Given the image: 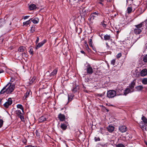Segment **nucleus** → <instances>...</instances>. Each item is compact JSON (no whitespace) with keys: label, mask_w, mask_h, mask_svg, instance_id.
Returning <instances> with one entry per match:
<instances>
[{"label":"nucleus","mask_w":147,"mask_h":147,"mask_svg":"<svg viewBox=\"0 0 147 147\" xmlns=\"http://www.w3.org/2000/svg\"><path fill=\"white\" fill-rule=\"evenodd\" d=\"M15 87L14 84L9 83L4 87L1 91L0 93L3 94L5 92L7 94H10L13 90Z\"/></svg>","instance_id":"1"},{"label":"nucleus","mask_w":147,"mask_h":147,"mask_svg":"<svg viewBox=\"0 0 147 147\" xmlns=\"http://www.w3.org/2000/svg\"><path fill=\"white\" fill-rule=\"evenodd\" d=\"M135 28H134V33L136 35L140 34L142 31V24L141 23L139 24L135 25Z\"/></svg>","instance_id":"2"},{"label":"nucleus","mask_w":147,"mask_h":147,"mask_svg":"<svg viewBox=\"0 0 147 147\" xmlns=\"http://www.w3.org/2000/svg\"><path fill=\"white\" fill-rule=\"evenodd\" d=\"M116 92L113 90H110L108 91L107 96L109 98H113L116 95Z\"/></svg>","instance_id":"3"},{"label":"nucleus","mask_w":147,"mask_h":147,"mask_svg":"<svg viewBox=\"0 0 147 147\" xmlns=\"http://www.w3.org/2000/svg\"><path fill=\"white\" fill-rule=\"evenodd\" d=\"M86 69L87 74L90 75L92 74L93 72V69L89 64L88 63L86 66Z\"/></svg>","instance_id":"4"},{"label":"nucleus","mask_w":147,"mask_h":147,"mask_svg":"<svg viewBox=\"0 0 147 147\" xmlns=\"http://www.w3.org/2000/svg\"><path fill=\"white\" fill-rule=\"evenodd\" d=\"M140 127L143 130H146L147 129V123H145L143 122H140L139 123Z\"/></svg>","instance_id":"5"},{"label":"nucleus","mask_w":147,"mask_h":147,"mask_svg":"<svg viewBox=\"0 0 147 147\" xmlns=\"http://www.w3.org/2000/svg\"><path fill=\"white\" fill-rule=\"evenodd\" d=\"M12 103V101L11 98L8 99L7 101L3 105L6 108H7L9 106L11 105Z\"/></svg>","instance_id":"6"},{"label":"nucleus","mask_w":147,"mask_h":147,"mask_svg":"<svg viewBox=\"0 0 147 147\" xmlns=\"http://www.w3.org/2000/svg\"><path fill=\"white\" fill-rule=\"evenodd\" d=\"M47 40L46 39H44L43 41H42L41 42L38 43L35 47L36 49H37L39 48L40 47L42 46L44 44L46 43Z\"/></svg>","instance_id":"7"},{"label":"nucleus","mask_w":147,"mask_h":147,"mask_svg":"<svg viewBox=\"0 0 147 147\" xmlns=\"http://www.w3.org/2000/svg\"><path fill=\"white\" fill-rule=\"evenodd\" d=\"M119 130L122 133L125 132L127 130V127L125 126H121L119 127Z\"/></svg>","instance_id":"8"},{"label":"nucleus","mask_w":147,"mask_h":147,"mask_svg":"<svg viewBox=\"0 0 147 147\" xmlns=\"http://www.w3.org/2000/svg\"><path fill=\"white\" fill-rule=\"evenodd\" d=\"M131 90L129 88H126V89L124 91V94L125 95H126L129 93L132 92L134 91L133 90Z\"/></svg>","instance_id":"9"},{"label":"nucleus","mask_w":147,"mask_h":147,"mask_svg":"<svg viewBox=\"0 0 147 147\" xmlns=\"http://www.w3.org/2000/svg\"><path fill=\"white\" fill-rule=\"evenodd\" d=\"M147 74V69H142L140 72V75L141 76H145Z\"/></svg>","instance_id":"10"},{"label":"nucleus","mask_w":147,"mask_h":147,"mask_svg":"<svg viewBox=\"0 0 147 147\" xmlns=\"http://www.w3.org/2000/svg\"><path fill=\"white\" fill-rule=\"evenodd\" d=\"M47 118L45 116H42L40 117L38 119V121L39 122H42L46 120Z\"/></svg>","instance_id":"11"},{"label":"nucleus","mask_w":147,"mask_h":147,"mask_svg":"<svg viewBox=\"0 0 147 147\" xmlns=\"http://www.w3.org/2000/svg\"><path fill=\"white\" fill-rule=\"evenodd\" d=\"M36 7L34 4H31L28 7V8L30 10H32L36 9Z\"/></svg>","instance_id":"12"},{"label":"nucleus","mask_w":147,"mask_h":147,"mask_svg":"<svg viewBox=\"0 0 147 147\" xmlns=\"http://www.w3.org/2000/svg\"><path fill=\"white\" fill-rule=\"evenodd\" d=\"M136 82L134 80L132 81L131 83L129 84V87L131 89L133 90L134 88V86L135 85Z\"/></svg>","instance_id":"13"},{"label":"nucleus","mask_w":147,"mask_h":147,"mask_svg":"<svg viewBox=\"0 0 147 147\" xmlns=\"http://www.w3.org/2000/svg\"><path fill=\"white\" fill-rule=\"evenodd\" d=\"M109 132H112L114 129V127L113 126L109 125L107 128Z\"/></svg>","instance_id":"14"},{"label":"nucleus","mask_w":147,"mask_h":147,"mask_svg":"<svg viewBox=\"0 0 147 147\" xmlns=\"http://www.w3.org/2000/svg\"><path fill=\"white\" fill-rule=\"evenodd\" d=\"M143 88V86L141 85H139L135 87L136 91H141Z\"/></svg>","instance_id":"15"},{"label":"nucleus","mask_w":147,"mask_h":147,"mask_svg":"<svg viewBox=\"0 0 147 147\" xmlns=\"http://www.w3.org/2000/svg\"><path fill=\"white\" fill-rule=\"evenodd\" d=\"M58 117L59 120L61 121H63L65 119V117L64 115L63 114H60L58 116Z\"/></svg>","instance_id":"16"},{"label":"nucleus","mask_w":147,"mask_h":147,"mask_svg":"<svg viewBox=\"0 0 147 147\" xmlns=\"http://www.w3.org/2000/svg\"><path fill=\"white\" fill-rule=\"evenodd\" d=\"M96 16L94 15V13H91L88 19L89 20L91 21L94 19L96 17Z\"/></svg>","instance_id":"17"},{"label":"nucleus","mask_w":147,"mask_h":147,"mask_svg":"<svg viewBox=\"0 0 147 147\" xmlns=\"http://www.w3.org/2000/svg\"><path fill=\"white\" fill-rule=\"evenodd\" d=\"M104 38L106 40H111L110 36L107 34L104 36Z\"/></svg>","instance_id":"18"},{"label":"nucleus","mask_w":147,"mask_h":147,"mask_svg":"<svg viewBox=\"0 0 147 147\" xmlns=\"http://www.w3.org/2000/svg\"><path fill=\"white\" fill-rule=\"evenodd\" d=\"M57 71V69H55L50 74V76H53L55 75Z\"/></svg>","instance_id":"19"},{"label":"nucleus","mask_w":147,"mask_h":147,"mask_svg":"<svg viewBox=\"0 0 147 147\" xmlns=\"http://www.w3.org/2000/svg\"><path fill=\"white\" fill-rule=\"evenodd\" d=\"M61 127L63 130H65L67 128V126L64 123H61Z\"/></svg>","instance_id":"20"},{"label":"nucleus","mask_w":147,"mask_h":147,"mask_svg":"<svg viewBox=\"0 0 147 147\" xmlns=\"http://www.w3.org/2000/svg\"><path fill=\"white\" fill-rule=\"evenodd\" d=\"M79 88V87L78 86L75 85L73 87V88L72 89V91L74 92L75 93L77 92Z\"/></svg>","instance_id":"21"},{"label":"nucleus","mask_w":147,"mask_h":147,"mask_svg":"<svg viewBox=\"0 0 147 147\" xmlns=\"http://www.w3.org/2000/svg\"><path fill=\"white\" fill-rule=\"evenodd\" d=\"M16 113L18 117L23 115V113L21 112V111L20 110H16Z\"/></svg>","instance_id":"22"},{"label":"nucleus","mask_w":147,"mask_h":147,"mask_svg":"<svg viewBox=\"0 0 147 147\" xmlns=\"http://www.w3.org/2000/svg\"><path fill=\"white\" fill-rule=\"evenodd\" d=\"M32 21L34 24H37L39 22V19L38 18H36L32 20Z\"/></svg>","instance_id":"23"},{"label":"nucleus","mask_w":147,"mask_h":147,"mask_svg":"<svg viewBox=\"0 0 147 147\" xmlns=\"http://www.w3.org/2000/svg\"><path fill=\"white\" fill-rule=\"evenodd\" d=\"M25 47L23 46H20L18 49V51L20 52H23L24 51Z\"/></svg>","instance_id":"24"},{"label":"nucleus","mask_w":147,"mask_h":147,"mask_svg":"<svg viewBox=\"0 0 147 147\" xmlns=\"http://www.w3.org/2000/svg\"><path fill=\"white\" fill-rule=\"evenodd\" d=\"M5 24L4 20L2 19L0 20V28L2 27Z\"/></svg>","instance_id":"25"},{"label":"nucleus","mask_w":147,"mask_h":147,"mask_svg":"<svg viewBox=\"0 0 147 147\" xmlns=\"http://www.w3.org/2000/svg\"><path fill=\"white\" fill-rule=\"evenodd\" d=\"M142 121L141 122H143V123H147V119L144 116H142Z\"/></svg>","instance_id":"26"},{"label":"nucleus","mask_w":147,"mask_h":147,"mask_svg":"<svg viewBox=\"0 0 147 147\" xmlns=\"http://www.w3.org/2000/svg\"><path fill=\"white\" fill-rule=\"evenodd\" d=\"M17 108L21 109L22 111V112L23 113L24 112L23 108L22 105L18 104L17 105Z\"/></svg>","instance_id":"27"},{"label":"nucleus","mask_w":147,"mask_h":147,"mask_svg":"<svg viewBox=\"0 0 147 147\" xmlns=\"http://www.w3.org/2000/svg\"><path fill=\"white\" fill-rule=\"evenodd\" d=\"M127 12L128 14L130 13L132 11V7H127Z\"/></svg>","instance_id":"28"},{"label":"nucleus","mask_w":147,"mask_h":147,"mask_svg":"<svg viewBox=\"0 0 147 147\" xmlns=\"http://www.w3.org/2000/svg\"><path fill=\"white\" fill-rule=\"evenodd\" d=\"M31 92L30 90H28L25 95V98H27L29 96Z\"/></svg>","instance_id":"29"},{"label":"nucleus","mask_w":147,"mask_h":147,"mask_svg":"<svg viewBox=\"0 0 147 147\" xmlns=\"http://www.w3.org/2000/svg\"><path fill=\"white\" fill-rule=\"evenodd\" d=\"M74 97V95L73 94L71 95H68V101H70Z\"/></svg>","instance_id":"30"},{"label":"nucleus","mask_w":147,"mask_h":147,"mask_svg":"<svg viewBox=\"0 0 147 147\" xmlns=\"http://www.w3.org/2000/svg\"><path fill=\"white\" fill-rule=\"evenodd\" d=\"M142 83L144 85L147 84V78H144L142 80Z\"/></svg>","instance_id":"31"},{"label":"nucleus","mask_w":147,"mask_h":147,"mask_svg":"<svg viewBox=\"0 0 147 147\" xmlns=\"http://www.w3.org/2000/svg\"><path fill=\"white\" fill-rule=\"evenodd\" d=\"M32 20V19L29 20H28L24 22L23 23L24 25H26V26H27L30 23V20Z\"/></svg>","instance_id":"32"},{"label":"nucleus","mask_w":147,"mask_h":147,"mask_svg":"<svg viewBox=\"0 0 147 147\" xmlns=\"http://www.w3.org/2000/svg\"><path fill=\"white\" fill-rule=\"evenodd\" d=\"M115 146L116 147H125L124 145L121 143L118 144H116Z\"/></svg>","instance_id":"33"},{"label":"nucleus","mask_w":147,"mask_h":147,"mask_svg":"<svg viewBox=\"0 0 147 147\" xmlns=\"http://www.w3.org/2000/svg\"><path fill=\"white\" fill-rule=\"evenodd\" d=\"M104 94L105 93H103L102 94L96 93V95L97 96L102 97L103 96Z\"/></svg>","instance_id":"34"},{"label":"nucleus","mask_w":147,"mask_h":147,"mask_svg":"<svg viewBox=\"0 0 147 147\" xmlns=\"http://www.w3.org/2000/svg\"><path fill=\"white\" fill-rule=\"evenodd\" d=\"M36 77H33L32 79L30 80V84H31L33 83L34 81H35V79H36Z\"/></svg>","instance_id":"35"},{"label":"nucleus","mask_w":147,"mask_h":147,"mask_svg":"<svg viewBox=\"0 0 147 147\" xmlns=\"http://www.w3.org/2000/svg\"><path fill=\"white\" fill-rule=\"evenodd\" d=\"M18 117L20 118L22 121H24V117L23 116V115H20V116H19Z\"/></svg>","instance_id":"36"},{"label":"nucleus","mask_w":147,"mask_h":147,"mask_svg":"<svg viewBox=\"0 0 147 147\" xmlns=\"http://www.w3.org/2000/svg\"><path fill=\"white\" fill-rule=\"evenodd\" d=\"M123 90V88L122 87H121L120 89L119 88V87H118L117 88V92H118L120 94Z\"/></svg>","instance_id":"37"},{"label":"nucleus","mask_w":147,"mask_h":147,"mask_svg":"<svg viewBox=\"0 0 147 147\" xmlns=\"http://www.w3.org/2000/svg\"><path fill=\"white\" fill-rule=\"evenodd\" d=\"M143 60L145 62H147V54L144 57Z\"/></svg>","instance_id":"38"},{"label":"nucleus","mask_w":147,"mask_h":147,"mask_svg":"<svg viewBox=\"0 0 147 147\" xmlns=\"http://www.w3.org/2000/svg\"><path fill=\"white\" fill-rule=\"evenodd\" d=\"M92 40L91 39H90L88 42L90 46L92 47Z\"/></svg>","instance_id":"39"},{"label":"nucleus","mask_w":147,"mask_h":147,"mask_svg":"<svg viewBox=\"0 0 147 147\" xmlns=\"http://www.w3.org/2000/svg\"><path fill=\"white\" fill-rule=\"evenodd\" d=\"M115 59H113L112 60H111V64L113 65H115Z\"/></svg>","instance_id":"40"},{"label":"nucleus","mask_w":147,"mask_h":147,"mask_svg":"<svg viewBox=\"0 0 147 147\" xmlns=\"http://www.w3.org/2000/svg\"><path fill=\"white\" fill-rule=\"evenodd\" d=\"M22 55L25 57H27L28 56V55L27 54V52H25L22 54Z\"/></svg>","instance_id":"41"},{"label":"nucleus","mask_w":147,"mask_h":147,"mask_svg":"<svg viewBox=\"0 0 147 147\" xmlns=\"http://www.w3.org/2000/svg\"><path fill=\"white\" fill-rule=\"evenodd\" d=\"M121 56V53H119L117 54V55L116 56V57L117 58H120Z\"/></svg>","instance_id":"42"},{"label":"nucleus","mask_w":147,"mask_h":147,"mask_svg":"<svg viewBox=\"0 0 147 147\" xmlns=\"http://www.w3.org/2000/svg\"><path fill=\"white\" fill-rule=\"evenodd\" d=\"M99 144L102 147H104L105 146H107V143H105V144Z\"/></svg>","instance_id":"43"},{"label":"nucleus","mask_w":147,"mask_h":147,"mask_svg":"<svg viewBox=\"0 0 147 147\" xmlns=\"http://www.w3.org/2000/svg\"><path fill=\"white\" fill-rule=\"evenodd\" d=\"M3 121L2 119H0V127H1L3 124Z\"/></svg>","instance_id":"44"},{"label":"nucleus","mask_w":147,"mask_h":147,"mask_svg":"<svg viewBox=\"0 0 147 147\" xmlns=\"http://www.w3.org/2000/svg\"><path fill=\"white\" fill-rule=\"evenodd\" d=\"M94 140L95 142L100 141V139L99 138H96L95 137L94 138Z\"/></svg>","instance_id":"45"},{"label":"nucleus","mask_w":147,"mask_h":147,"mask_svg":"<svg viewBox=\"0 0 147 147\" xmlns=\"http://www.w3.org/2000/svg\"><path fill=\"white\" fill-rule=\"evenodd\" d=\"M94 13V15H95L96 16H98L99 14L98 11H96L94 13Z\"/></svg>","instance_id":"46"},{"label":"nucleus","mask_w":147,"mask_h":147,"mask_svg":"<svg viewBox=\"0 0 147 147\" xmlns=\"http://www.w3.org/2000/svg\"><path fill=\"white\" fill-rule=\"evenodd\" d=\"M39 40V38L38 37H37L36 38V39L35 41V43H36V44H37Z\"/></svg>","instance_id":"47"},{"label":"nucleus","mask_w":147,"mask_h":147,"mask_svg":"<svg viewBox=\"0 0 147 147\" xmlns=\"http://www.w3.org/2000/svg\"><path fill=\"white\" fill-rule=\"evenodd\" d=\"M14 80L15 79L14 78H11V79L10 80V82L12 83V82H13Z\"/></svg>","instance_id":"48"},{"label":"nucleus","mask_w":147,"mask_h":147,"mask_svg":"<svg viewBox=\"0 0 147 147\" xmlns=\"http://www.w3.org/2000/svg\"><path fill=\"white\" fill-rule=\"evenodd\" d=\"M35 31V30H34V28H33L32 27V28L31 29V32L32 33L34 32Z\"/></svg>","instance_id":"49"},{"label":"nucleus","mask_w":147,"mask_h":147,"mask_svg":"<svg viewBox=\"0 0 147 147\" xmlns=\"http://www.w3.org/2000/svg\"><path fill=\"white\" fill-rule=\"evenodd\" d=\"M29 52L31 54H33V52L32 50L31 49H30L29 51Z\"/></svg>","instance_id":"50"},{"label":"nucleus","mask_w":147,"mask_h":147,"mask_svg":"<svg viewBox=\"0 0 147 147\" xmlns=\"http://www.w3.org/2000/svg\"><path fill=\"white\" fill-rule=\"evenodd\" d=\"M85 46L86 48L89 49V47H88V45L87 43H86V42H85Z\"/></svg>","instance_id":"51"},{"label":"nucleus","mask_w":147,"mask_h":147,"mask_svg":"<svg viewBox=\"0 0 147 147\" xmlns=\"http://www.w3.org/2000/svg\"><path fill=\"white\" fill-rule=\"evenodd\" d=\"M142 36H140L138 37L137 38L135 42H136L138 39L142 37Z\"/></svg>","instance_id":"52"},{"label":"nucleus","mask_w":147,"mask_h":147,"mask_svg":"<svg viewBox=\"0 0 147 147\" xmlns=\"http://www.w3.org/2000/svg\"><path fill=\"white\" fill-rule=\"evenodd\" d=\"M106 47L107 48H109V46L108 45V43L107 42H106Z\"/></svg>","instance_id":"53"},{"label":"nucleus","mask_w":147,"mask_h":147,"mask_svg":"<svg viewBox=\"0 0 147 147\" xmlns=\"http://www.w3.org/2000/svg\"><path fill=\"white\" fill-rule=\"evenodd\" d=\"M25 147H34V146L31 145H28L25 146Z\"/></svg>","instance_id":"54"},{"label":"nucleus","mask_w":147,"mask_h":147,"mask_svg":"<svg viewBox=\"0 0 147 147\" xmlns=\"http://www.w3.org/2000/svg\"><path fill=\"white\" fill-rule=\"evenodd\" d=\"M4 72V71L1 69H0V74L3 73Z\"/></svg>","instance_id":"55"},{"label":"nucleus","mask_w":147,"mask_h":147,"mask_svg":"<svg viewBox=\"0 0 147 147\" xmlns=\"http://www.w3.org/2000/svg\"><path fill=\"white\" fill-rule=\"evenodd\" d=\"M29 17V16H26L24 18V19H26L28 18Z\"/></svg>","instance_id":"56"},{"label":"nucleus","mask_w":147,"mask_h":147,"mask_svg":"<svg viewBox=\"0 0 147 147\" xmlns=\"http://www.w3.org/2000/svg\"><path fill=\"white\" fill-rule=\"evenodd\" d=\"M23 142L24 144H25L26 143V140H24L23 141Z\"/></svg>","instance_id":"57"},{"label":"nucleus","mask_w":147,"mask_h":147,"mask_svg":"<svg viewBox=\"0 0 147 147\" xmlns=\"http://www.w3.org/2000/svg\"><path fill=\"white\" fill-rule=\"evenodd\" d=\"M102 25V26L104 27H106V25L105 24H103Z\"/></svg>","instance_id":"58"},{"label":"nucleus","mask_w":147,"mask_h":147,"mask_svg":"<svg viewBox=\"0 0 147 147\" xmlns=\"http://www.w3.org/2000/svg\"><path fill=\"white\" fill-rule=\"evenodd\" d=\"M81 53L82 54H85V52L83 51H81Z\"/></svg>","instance_id":"59"},{"label":"nucleus","mask_w":147,"mask_h":147,"mask_svg":"<svg viewBox=\"0 0 147 147\" xmlns=\"http://www.w3.org/2000/svg\"><path fill=\"white\" fill-rule=\"evenodd\" d=\"M102 2H99V3L101 4L102 6H103V4L102 3Z\"/></svg>","instance_id":"60"},{"label":"nucleus","mask_w":147,"mask_h":147,"mask_svg":"<svg viewBox=\"0 0 147 147\" xmlns=\"http://www.w3.org/2000/svg\"><path fill=\"white\" fill-rule=\"evenodd\" d=\"M144 22L146 23V24H147V19L146 20L144 21Z\"/></svg>","instance_id":"61"},{"label":"nucleus","mask_w":147,"mask_h":147,"mask_svg":"<svg viewBox=\"0 0 147 147\" xmlns=\"http://www.w3.org/2000/svg\"><path fill=\"white\" fill-rule=\"evenodd\" d=\"M145 46L146 47H146H147V43H146V44H145Z\"/></svg>","instance_id":"62"},{"label":"nucleus","mask_w":147,"mask_h":147,"mask_svg":"<svg viewBox=\"0 0 147 147\" xmlns=\"http://www.w3.org/2000/svg\"><path fill=\"white\" fill-rule=\"evenodd\" d=\"M101 2H103L104 1V0H99Z\"/></svg>","instance_id":"63"},{"label":"nucleus","mask_w":147,"mask_h":147,"mask_svg":"<svg viewBox=\"0 0 147 147\" xmlns=\"http://www.w3.org/2000/svg\"><path fill=\"white\" fill-rule=\"evenodd\" d=\"M84 91L86 92H87V91L86 90H84Z\"/></svg>","instance_id":"64"}]
</instances>
